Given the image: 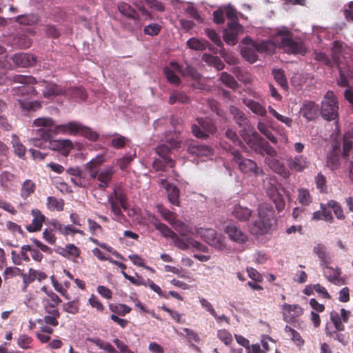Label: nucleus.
Returning a JSON list of instances; mask_svg holds the SVG:
<instances>
[{
	"mask_svg": "<svg viewBox=\"0 0 353 353\" xmlns=\"http://www.w3.org/2000/svg\"><path fill=\"white\" fill-rule=\"evenodd\" d=\"M243 44L244 46L241 49L242 56L250 63L257 60V52L271 54L276 47L290 54H304L306 52L303 43L294 41L292 32L285 27L277 29L270 40L257 43L250 38H245Z\"/></svg>",
	"mask_w": 353,
	"mask_h": 353,
	"instance_id": "1",
	"label": "nucleus"
},
{
	"mask_svg": "<svg viewBox=\"0 0 353 353\" xmlns=\"http://www.w3.org/2000/svg\"><path fill=\"white\" fill-rule=\"evenodd\" d=\"M243 140L249 147L256 153L268 157L265 159V163L274 172L281 175L283 178H288L290 172L276 159V151L268 142L265 141L256 131H252L251 134L243 135Z\"/></svg>",
	"mask_w": 353,
	"mask_h": 353,
	"instance_id": "2",
	"label": "nucleus"
},
{
	"mask_svg": "<svg viewBox=\"0 0 353 353\" xmlns=\"http://www.w3.org/2000/svg\"><path fill=\"white\" fill-rule=\"evenodd\" d=\"M14 81L22 84L17 90H14V95H24L26 93L37 92L39 90L45 97L67 94L68 90L63 89L61 85L49 83L45 81L37 82L31 76L16 75Z\"/></svg>",
	"mask_w": 353,
	"mask_h": 353,
	"instance_id": "3",
	"label": "nucleus"
},
{
	"mask_svg": "<svg viewBox=\"0 0 353 353\" xmlns=\"http://www.w3.org/2000/svg\"><path fill=\"white\" fill-rule=\"evenodd\" d=\"M276 219L272 207L268 203H262L258 208V219L254 223L251 231L257 235L270 232L274 228Z\"/></svg>",
	"mask_w": 353,
	"mask_h": 353,
	"instance_id": "4",
	"label": "nucleus"
},
{
	"mask_svg": "<svg viewBox=\"0 0 353 353\" xmlns=\"http://www.w3.org/2000/svg\"><path fill=\"white\" fill-rule=\"evenodd\" d=\"M195 236L200 237L203 241L218 251L227 250L225 238L213 228H198L194 229Z\"/></svg>",
	"mask_w": 353,
	"mask_h": 353,
	"instance_id": "5",
	"label": "nucleus"
},
{
	"mask_svg": "<svg viewBox=\"0 0 353 353\" xmlns=\"http://www.w3.org/2000/svg\"><path fill=\"white\" fill-rule=\"evenodd\" d=\"M148 221L165 237L171 239L178 248L182 250H186L190 248L188 238L187 239H181L178 235L171 230L167 225L160 223L158 219L152 214H148Z\"/></svg>",
	"mask_w": 353,
	"mask_h": 353,
	"instance_id": "6",
	"label": "nucleus"
},
{
	"mask_svg": "<svg viewBox=\"0 0 353 353\" xmlns=\"http://www.w3.org/2000/svg\"><path fill=\"white\" fill-rule=\"evenodd\" d=\"M165 74L168 81L175 85L180 83L179 75L190 76L194 79H199L200 77L199 74L193 68L187 65L184 70L175 62H171L170 65L165 69Z\"/></svg>",
	"mask_w": 353,
	"mask_h": 353,
	"instance_id": "7",
	"label": "nucleus"
},
{
	"mask_svg": "<svg viewBox=\"0 0 353 353\" xmlns=\"http://www.w3.org/2000/svg\"><path fill=\"white\" fill-rule=\"evenodd\" d=\"M339 105L336 95L327 91L321 102V114L326 120H334L338 117Z\"/></svg>",
	"mask_w": 353,
	"mask_h": 353,
	"instance_id": "8",
	"label": "nucleus"
},
{
	"mask_svg": "<svg viewBox=\"0 0 353 353\" xmlns=\"http://www.w3.org/2000/svg\"><path fill=\"white\" fill-rule=\"evenodd\" d=\"M231 154L233 161L238 165L241 172L254 176L263 174V170L259 168L252 160L243 158L236 150H233Z\"/></svg>",
	"mask_w": 353,
	"mask_h": 353,
	"instance_id": "9",
	"label": "nucleus"
},
{
	"mask_svg": "<svg viewBox=\"0 0 353 353\" xmlns=\"http://www.w3.org/2000/svg\"><path fill=\"white\" fill-rule=\"evenodd\" d=\"M198 125H192V133L197 138L205 139L210 134H213L216 131V128L210 119H197Z\"/></svg>",
	"mask_w": 353,
	"mask_h": 353,
	"instance_id": "10",
	"label": "nucleus"
},
{
	"mask_svg": "<svg viewBox=\"0 0 353 353\" xmlns=\"http://www.w3.org/2000/svg\"><path fill=\"white\" fill-rule=\"evenodd\" d=\"M100 349L103 350L107 353H133L128 347L121 341L115 339L113 342L116 345L119 351L115 350L114 347L108 342H105L99 339H94L90 340Z\"/></svg>",
	"mask_w": 353,
	"mask_h": 353,
	"instance_id": "11",
	"label": "nucleus"
},
{
	"mask_svg": "<svg viewBox=\"0 0 353 353\" xmlns=\"http://www.w3.org/2000/svg\"><path fill=\"white\" fill-rule=\"evenodd\" d=\"M114 172L115 170L114 166L108 165L96 172L95 176H90V178L97 181L99 188L105 189L109 186Z\"/></svg>",
	"mask_w": 353,
	"mask_h": 353,
	"instance_id": "12",
	"label": "nucleus"
},
{
	"mask_svg": "<svg viewBox=\"0 0 353 353\" xmlns=\"http://www.w3.org/2000/svg\"><path fill=\"white\" fill-rule=\"evenodd\" d=\"M230 110L231 114L233 115L234 119L236 120L237 124L240 127L243 128V129L240 131V134L242 137L243 134L248 135L251 134L252 131H255L250 125L249 121L245 117V114L239 108L235 106H231Z\"/></svg>",
	"mask_w": 353,
	"mask_h": 353,
	"instance_id": "13",
	"label": "nucleus"
},
{
	"mask_svg": "<svg viewBox=\"0 0 353 353\" xmlns=\"http://www.w3.org/2000/svg\"><path fill=\"white\" fill-rule=\"evenodd\" d=\"M228 238L237 244H244L248 241V235L234 223H229L224 228Z\"/></svg>",
	"mask_w": 353,
	"mask_h": 353,
	"instance_id": "14",
	"label": "nucleus"
},
{
	"mask_svg": "<svg viewBox=\"0 0 353 353\" xmlns=\"http://www.w3.org/2000/svg\"><path fill=\"white\" fill-rule=\"evenodd\" d=\"M243 28L237 22H230L223 34L224 41L229 45L234 46L237 43V37L243 32Z\"/></svg>",
	"mask_w": 353,
	"mask_h": 353,
	"instance_id": "15",
	"label": "nucleus"
},
{
	"mask_svg": "<svg viewBox=\"0 0 353 353\" xmlns=\"http://www.w3.org/2000/svg\"><path fill=\"white\" fill-rule=\"evenodd\" d=\"M283 319L287 323L292 322L296 317L303 314L302 308L296 304L290 305L283 303L281 305Z\"/></svg>",
	"mask_w": 353,
	"mask_h": 353,
	"instance_id": "16",
	"label": "nucleus"
},
{
	"mask_svg": "<svg viewBox=\"0 0 353 353\" xmlns=\"http://www.w3.org/2000/svg\"><path fill=\"white\" fill-rule=\"evenodd\" d=\"M170 146L165 144H162L157 148V153L159 157L162 159L163 162L170 168H173L174 163L172 159L168 156L171 149H176L179 147L180 143L179 141L172 140L169 142Z\"/></svg>",
	"mask_w": 353,
	"mask_h": 353,
	"instance_id": "17",
	"label": "nucleus"
},
{
	"mask_svg": "<svg viewBox=\"0 0 353 353\" xmlns=\"http://www.w3.org/2000/svg\"><path fill=\"white\" fill-rule=\"evenodd\" d=\"M49 144L51 150L58 151L65 157L68 156L74 148L73 143L67 139L50 140Z\"/></svg>",
	"mask_w": 353,
	"mask_h": 353,
	"instance_id": "18",
	"label": "nucleus"
},
{
	"mask_svg": "<svg viewBox=\"0 0 353 353\" xmlns=\"http://www.w3.org/2000/svg\"><path fill=\"white\" fill-rule=\"evenodd\" d=\"M288 168L296 172H303L310 165V161L307 157L303 155H296L287 160Z\"/></svg>",
	"mask_w": 353,
	"mask_h": 353,
	"instance_id": "19",
	"label": "nucleus"
},
{
	"mask_svg": "<svg viewBox=\"0 0 353 353\" xmlns=\"http://www.w3.org/2000/svg\"><path fill=\"white\" fill-rule=\"evenodd\" d=\"M188 152L193 155L199 157H208L212 154V150L208 146L198 144L196 141H189L187 142Z\"/></svg>",
	"mask_w": 353,
	"mask_h": 353,
	"instance_id": "20",
	"label": "nucleus"
},
{
	"mask_svg": "<svg viewBox=\"0 0 353 353\" xmlns=\"http://www.w3.org/2000/svg\"><path fill=\"white\" fill-rule=\"evenodd\" d=\"M108 202L111 205V210L115 216V219L119 220L121 214V207L123 208H125V202L123 197L114 190V195L109 197Z\"/></svg>",
	"mask_w": 353,
	"mask_h": 353,
	"instance_id": "21",
	"label": "nucleus"
},
{
	"mask_svg": "<svg viewBox=\"0 0 353 353\" xmlns=\"http://www.w3.org/2000/svg\"><path fill=\"white\" fill-rule=\"evenodd\" d=\"M54 121L50 117H39L34 120L33 125L37 128L45 129L46 132L41 134L43 139H50L52 129L54 126Z\"/></svg>",
	"mask_w": 353,
	"mask_h": 353,
	"instance_id": "22",
	"label": "nucleus"
},
{
	"mask_svg": "<svg viewBox=\"0 0 353 353\" xmlns=\"http://www.w3.org/2000/svg\"><path fill=\"white\" fill-rule=\"evenodd\" d=\"M323 274L331 283L336 285H342L344 283L343 279L341 277V270L339 268L325 265L323 268Z\"/></svg>",
	"mask_w": 353,
	"mask_h": 353,
	"instance_id": "23",
	"label": "nucleus"
},
{
	"mask_svg": "<svg viewBox=\"0 0 353 353\" xmlns=\"http://www.w3.org/2000/svg\"><path fill=\"white\" fill-rule=\"evenodd\" d=\"M31 214L33 219L32 223L26 227V229L30 232L39 231L45 221V216L37 209L32 210Z\"/></svg>",
	"mask_w": 353,
	"mask_h": 353,
	"instance_id": "24",
	"label": "nucleus"
},
{
	"mask_svg": "<svg viewBox=\"0 0 353 353\" xmlns=\"http://www.w3.org/2000/svg\"><path fill=\"white\" fill-rule=\"evenodd\" d=\"M161 183L165 189L168 197L171 203L175 205H178L179 203V190L174 185L168 183L165 179H161Z\"/></svg>",
	"mask_w": 353,
	"mask_h": 353,
	"instance_id": "25",
	"label": "nucleus"
},
{
	"mask_svg": "<svg viewBox=\"0 0 353 353\" xmlns=\"http://www.w3.org/2000/svg\"><path fill=\"white\" fill-rule=\"evenodd\" d=\"M13 63L18 66L28 67L32 65L35 62L34 57L26 53L15 54L12 57Z\"/></svg>",
	"mask_w": 353,
	"mask_h": 353,
	"instance_id": "26",
	"label": "nucleus"
},
{
	"mask_svg": "<svg viewBox=\"0 0 353 353\" xmlns=\"http://www.w3.org/2000/svg\"><path fill=\"white\" fill-rule=\"evenodd\" d=\"M337 64L339 70V78L337 81V84L343 87L348 86V78L352 77L350 68L349 65H344L342 62Z\"/></svg>",
	"mask_w": 353,
	"mask_h": 353,
	"instance_id": "27",
	"label": "nucleus"
},
{
	"mask_svg": "<svg viewBox=\"0 0 353 353\" xmlns=\"http://www.w3.org/2000/svg\"><path fill=\"white\" fill-rule=\"evenodd\" d=\"M105 162L103 154L97 155L84 165L85 168L89 174V176H94L95 172L99 171L98 168Z\"/></svg>",
	"mask_w": 353,
	"mask_h": 353,
	"instance_id": "28",
	"label": "nucleus"
},
{
	"mask_svg": "<svg viewBox=\"0 0 353 353\" xmlns=\"http://www.w3.org/2000/svg\"><path fill=\"white\" fill-rule=\"evenodd\" d=\"M81 250L79 248L72 243L67 244L64 248L60 252V254L63 256L68 258L73 261L80 256Z\"/></svg>",
	"mask_w": 353,
	"mask_h": 353,
	"instance_id": "29",
	"label": "nucleus"
},
{
	"mask_svg": "<svg viewBox=\"0 0 353 353\" xmlns=\"http://www.w3.org/2000/svg\"><path fill=\"white\" fill-rule=\"evenodd\" d=\"M317 111L318 105L312 101L305 103L301 109L303 116L309 121L315 118L317 114Z\"/></svg>",
	"mask_w": 353,
	"mask_h": 353,
	"instance_id": "30",
	"label": "nucleus"
},
{
	"mask_svg": "<svg viewBox=\"0 0 353 353\" xmlns=\"http://www.w3.org/2000/svg\"><path fill=\"white\" fill-rule=\"evenodd\" d=\"M172 226L176 232L180 233L181 236H186L188 234L195 236L194 229H197V227L196 226L189 225L180 221H176Z\"/></svg>",
	"mask_w": 353,
	"mask_h": 353,
	"instance_id": "31",
	"label": "nucleus"
},
{
	"mask_svg": "<svg viewBox=\"0 0 353 353\" xmlns=\"http://www.w3.org/2000/svg\"><path fill=\"white\" fill-rule=\"evenodd\" d=\"M244 104L254 114L263 117L266 114L265 108L257 101L252 99H244Z\"/></svg>",
	"mask_w": 353,
	"mask_h": 353,
	"instance_id": "32",
	"label": "nucleus"
},
{
	"mask_svg": "<svg viewBox=\"0 0 353 353\" xmlns=\"http://www.w3.org/2000/svg\"><path fill=\"white\" fill-rule=\"evenodd\" d=\"M251 210L247 207L236 205L232 211L233 215L241 221H248L251 216Z\"/></svg>",
	"mask_w": 353,
	"mask_h": 353,
	"instance_id": "33",
	"label": "nucleus"
},
{
	"mask_svg": "<svg viewBox=\"0 0 353 353\" xmlns=\"http://www.w3.org/2000/svg\"><path fill=\"white\" fill-rule=\"evenodd\" d=\"M284 332L296 346L302 347L304 345L305 341L300 334L294 329L286 325L284 328Z\"/></svg>",
	"mask_w": 353,
	"mask_h": 353,
	"instance_id": "34",
	"label": "nucleus"
},
{
	"mask_svg": "<svg viewBox=\"0 0 353 353\" xmlns=\"http://www.w3.org/2000/svg\"><path fill=\"white\" fill-rule=\"evenodd\" d=\"M11 143L14 148V153L19 157L24 156L26 153V147L21 143L19 137L15 134L12 136Z\"/></svg>",
	"mask_w": 353,
	"mask_h": 353,
	"instance_id": "35",
	"label": "nucleus"
},
{
	"mask_svg": "<svg viewBox=\"0 0 353 353\" xmlns=\"http://www.w3.org/2000/svg\"><path fill=\"white\" fill-rule=\"evenodd\" d=\"M352 139H353V126L351 130H348L343 138V156H347L348 154V152L352 148L353 143Z\"/></svg>",
	"mask_w": 353,
	"mask_h": 353,
	"instance_id": "36",
	"label": "nucleus"
},
{
	"mask_svg": "<svg viewBox=\"0 0 353 353\" xmlns=\"http://www.w3.org/2000/svg\"><path fill=\"white\" fill-rule=\"evenodd\" d=\"M47 207L52 211H61L63 209V201L53 196H49L47 199Z\"/></svg>",
	"mask_w": 353,
	"mask_h": 353,
	"instance_id": "37",
	"label": "nucleus"
},
{
	"mask_svg": "<svg viewBox=\"0 0 353 353\" xmlns=\"http://www.w3.org/2000/svg\"><path fill=\"white\" fill-rule=\"evenodd\" d=\"M118 9L123 15L128 18L136 19L135 10L128 3L124 2L119 3Z\"/></svg>",
	"mask_w": 353,
	"mask_h": 353,
	"instance_id": "38",
	"label": "nucleus"
},
{
	"mask_svg": "<svg viewBox=\"0 0 353 353\" xmlns=\"http://www.w3.org/2000/svg\"><path fill=\"white\" fill-rule=\"evenodd\" d=\"M327 208L332 209L337 219L340 220H343L345 219V215L343 214V209L341 208V206L337 201L334 200H330L327 203Z\"/></svg>",
	"mask_w": 353,
	"mask_h": 353,
	"instance_id": "39",
	"label": "nucleus"
},
{
	"mask_svg": "<svg viewBox=\"0 0 353 353\" xmlns=\"http://www.w3.org/2000/svg\"><path fill=\"white\" fill-rule=\"evenodd\" d=\"M17 101L22 110L35 111L41 107V104L38 101H29L21 99H17Z\"/></svg>",
	"mask_w": 353,
	"mask_h": 353,
	"instance_id": "40",
	"label": "nucleus"
},
{
	"mask_svg": "<svg viewBox=\"0 0 353 353\" xmlns=\"http://www.w3.org/2000/svg\"><path fill=\"white\" fill-rule=\"evenodd\" d=\"M314 252L318 257L323 262L326 263L330 260V256L327 252L326 248L321 244L317 245L314 248Z\"/></svg>",
	"mask_w": 353,
	"mask_h": 353,
	"instance_id": "41",
	"label": "nucleus"
},
{
	"mask_svg": "<svg viewBox=\"0 0 353 353\" xmlns=\"http://www.w3.org/2000/svg\"><path fill=\"white\" fill-rule=\"evenodd\" d=\"M298 200L303 205H308L312 202V197L309 191L304 188L298 190Z\"/></svg>",
	"mask_w": 353,
	"mask_h": 353,
	"instance_id": "42",
	"label": "nucleus"
},
{
	"mask_svg": "<svg viewBox=\"0 0 353 353\" xmlns=\"http://www.w3.org/2000/svg\"><path fill=\"white\" fill-rule=\"evenodd\" d=\"M188 46L192 50H203L206 48L207 42L192 37L187 41Z\"/></svg>",
	"mask_w": 353,
	"mask_h": 353,
	"instance_id": "43",
	"label": "nucleus"
},
{
	"mask_svg": "<svg viewBox=\"0 0 353 353\" xmlns=\"http://www.w3.org/2000/svg\"><path fill=\"white\" fill-rule=\"evenodd\" d=\"M276 192V190L275 188H272L271 190H268V193L270 195V196L274 197L273 198L275 206L279 212L283 210L285 208V201L281 197V195L275 193Z\"/></svg>",
	"mask_w": 353,
	"mask_h": 353,
	"instance_id": "44",
	"label": "nucleus"
},
{
	"mask_svg": "<svg viewBox=\"0 0 353 353\" xmlns=\"http://www.w3.org/2000/svg\"><path fill=\"white\" fill-rule=\"evenodd\" d=\"M34 190H35L34 183L29 179L26 180L22 185L21 192V196L23 198L28 197V196H30L31 194H32L34 192Z\"/></svg>",
	"mask_w": 353,
	"mask_h": 353,
	"instance_id": "45",
	"label": "nucleus"
},
{
	"mask_svg": "<svg viewBox=\"0 0 353 353\" xmlns=\"http://www.w3.org/2000/svg\"><path fill=\"white\" fill-rule=\"evenodd\" d=\"M157 210L163 219L171 225L176 221L174 214L170 210L165 209L162 205H157Z\"/></svg>",
	"mask_w": 353,
	"mask_h": 353,
	"instance_id": "46",
	"label": "nucleus"
},
{
	"mask_svg": "<svg viewBox=\"0 0 353 353\" xmlns=\"http://www.w3.org/2000/svg\"><path fill=\"white\" fill-rule=\"evenodd\" d=\"M272 74L276 82L283 88H288V82L284 75L283 71L280 69H274Z\"/></svg>",
	"mask_w": 353,
	"mask_h": 353,
	"instance_id": "47",
	"label": "nucleus"
},
{
	"mask_svg": "<svg viewBox=\"0 0 353 353\" xmlns=\"http://www.w3.org/2000/svg\"><path fill=\"white\" fill-rule=\"evenodd\" d=\"M68 134L80 135L83 125L77 121H70L66 123Z\"/></svg>",
	"mask_w": 353,
	"mask_h": 353,
	"instance_id": "48",
	"label": "nucleus"
},
{
	"mask_svg": "<svg viewBox=\"0 0 353 353\" xmlns=\"http://www.w3.org/2000/svg\"><path fill=\"white\" fill-rule=\"evenodd\" d=\"M217 337L225 345H230L233 341L231 333L225 329H221L217 331Z\"/></svg>",
	"mask_w": 353,
	"mask_h": 353,
	"instance_id": "49",
	"label": "nucleus"
},
{
	"mask_svg": "<svg viewBox=\"0 0 353 353\" xmlns=\"http://www.w3.org/2000/svg\"><path fill=\"white\" fill-rule=\"evenodd\" d=\"M80 135L92 141H97L99 138V134L97 132L83 125Z\"/></svg>",
	"mask_w": 353,
	"mask_h": 353,
	"instance_id": "50",
	"label": "nucleus"
},
{
	"mask_svg": "<svg viewBox=\"0 0 353 353\" xmlns=\"http://www.w3.org/2000/svg\"><path fill=\"white\" fill-rule=\"evenodd\" d=\"M257 128L261 133L264 134L272 143L276 142V139L273 134L270 131L268 126L262 121H259L257 123Z\"/></svg>",
	"mask_w": 353,
	"mask_h": 353,
	"instance_id": "51",
	"label": "nucleus"
},
{
	"mask_svg": "<svg viewBox=\"0 0 353 353\" xmlns=\"http://www.w3.org/2000/svg\"><path fill=\"white\" fill-rule=\"evenodd\" d=\"M48 313L50 315H47L43 318V321L46 323L57 326L58 325L57 318L59 317V312L57 310H52L49 311Z\"/></svg>",
	"mask_w": 353,
	"mask_h": 353,
	"instance_id": "52",
	"label": "nucleus"
},
{
	"mask_svg": "<svg viewBox=\"0 0 353 353\" xmlns=\"http://www.w3.org/2000/svg\"><path fill=\"white\" fill-rule=\"evenodd\" d=\"M165 270L167 272H172L176 274L179 277L190 280V277L188 272L183 268H178L174 266L165 265Z\"/></svg>",
	"mask_w": 353,
	"mask_h": 353,
	"instance_id": "53",
	"label": "nucleus"
},
{
	"mask_svg": "<svg viewBox=\"0 0 353 353\" xmlns=\"http://www.w3.org/2000/svg\"><path fill=\"white\" fill-rule=\"evenodd\" d=\"M268 111L270 114H272L278 121L285 123L287 126H291L292 120L285 116H283L279 113H278L274 109H273L271 106L268 107Z\"/></svg>",
	"mask_w": 353,
	"mask_h": 353,
	"instance_id": "54",
	"label": "nucleus"
},
{
	"mask_svg": "<svg viewBox=\"0 0 353 353\" xmlns=\"http://www.w3.org/2000/svg\"><path fill=\"white\" fill-rule=\"evenodd\" d=\"M33 339L31 336L27 334H21L17 339L18 345L23 349H28L30 347Z\"/></svg>",
	"mask_w": 353,
	"mask_h": 353,
	"instance_id": "55",
	"label": "nucleus"
},
{
	"mask_svg": "<svg viewBox=\"0 0 353 353\" xmlns=\"http://www.w3.org/2000/svg\"><path fill=\"white\" fill-rule=\"evenodd\" d=\"M343 49V44L339 41H334L332 49V59L336 63L341 62L340 53Z\"/></svg>",
	"mask_w": 353,
	"mask_h": 353,
	"instance_id": "56",
	"label": "nucleus"
},
{
	"mask_svg": "<svg viewBox=\"0 0 353 353\" xmlns=\"http://www.w3.org/2000/svg\"><path fill=\"white\" fill-rule=\"evenodd\" d=\"M50 280L54 290L59 293H60L65 299H70L66 289L64 288L63 286L57 281L54 276H51Z\"/></svg>",
	"mask_w": 353,
	"mask_h": 353,
	"instance_id": "57",
	"label": "nucleus"
},
{
	"mask_svg": "<svg viewBox=\"0 0 353 353\" xmlns=\"http://www.w3.org/2000/svg\"><path fill=\"white\" fill-rule=\"evenodd\" d=\"M220 79L223 83L229 88H234L236 86L237 83L235 79L226 72L221 73Z\"/></svg>",
	"mask_w": 353,
	"mask_h": 353,
	"instance_id": "58",
	"label": "nucleus"
},
{
	"mask_svg": "<svg viewBox=\"0 0 353 353\" xmlns=\"http://www.w3.org/2000/svg\"><path fill=\"white\" fill-rule=\"evenodd\" d=\"M181 334L187 337L188 340L190 342L198 343L200 340L199 335L188 328H183Z\"/></svg>",
	"mask_w": 353,
	"mask_h": 353,
	"instance_id": "59",
	"label": "nucleus"
},
{
	"mask_svg": "<svg viewBox=\"0 0 353 353\" xmlns=\"http://www.w3.org/2000/svg\"><path fill=\"white\" fill-rule=\"evenodd\" d=\"M160 30L161 26L157 23H150L143 29L144 33L150 36H155L158 34Z\"/></svg>",
	"mask_w": 353,
	"mask_h": 353,
	"instance_id": "60",
	"label": "nucleus"
},
{
	"mask_svg": "<svg viewBox=\"0 0 353 353\" xmlns=\"http://www.w3.org/2000/svg\"><path fill=\"white\" fill-rule=\"evenodd\" d=\"M205 33L208 38L218 46H221L223 43L217 33L210 28L205 29Z\"/></svg>",
	"mask_w": 353,
	"mask_h": 353,
	"instance_id": "61",
	"label": "nucleus"
},
{
	"mask_svg": "<svg viewBox=\"0 0 353 353\" xmlns=\"http://www.w3.org/2000/svg\"><path fill=\"white\" fill-rule=\"evenodd\" d=\"M188 97L185 94L179 92L172 94L169 99V102L170 103H174L176 102L184 103L188 102Z\"/></svg>",
	"mask_w": 353,
	"mask_h": 353,
	"instance_id": "62",
	"label": "nucleus"
},
{
	"mask_svg": "<svg viewBox=\"0 0 353 353\" xmlns=\"http://www.w3.org/2000/svg\"><path fill=\"white\" fill-rule=\"evenodd\" d=\"M330 319L332 321L335 328L338 331H343L345 326L343 324L341 317L336 312H332L330 314Z\"/></svg>",
	"mask_w": 353,
	"mask_h": 353,
	"instance_id": "63",
	"label": "nucleus"
},
{
	"mask_svg": "<svg viewBox=\"0 0 353 353\" xmlns=\"http://www.w3.org/2000/svg\"><path fill=\"white\" fill-rule=\"evenodd\" d=\"M71 182L76 186L85 188L88 185V180L81 173L77 177H72Z\"/></svg>",
	"mask_w": 353,
	"mask_h": 353,
	"instance_id": "64",
	"label": "nucleus"
}]
</instances>
